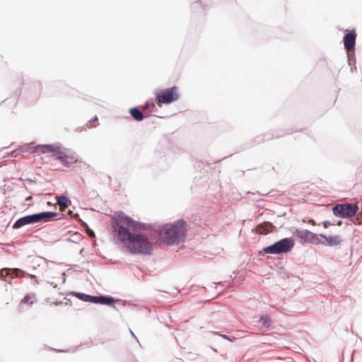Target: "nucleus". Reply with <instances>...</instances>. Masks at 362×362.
<instances>
[{
    "instance_id": "nucleus-13",
    "label": "nucleus",
    "mask_w": 362,
    "mask_h": 362,
    "mask_svg": "<svg viewBox=\"0 0 362 362\" xmlns=\"http://www.w3.org/2000/svg\"><path fill=\"white\" fill-rule=\"evenodd\" d=\"M272 228V224L269 223H264L257 226L256 232L259 234H267L270 231Z\"/></svg>"
},
{
    "instance_id": "nucleus-26",
    "label": "nucleus",
    "mask_w": 362,
    "mask_h": 362,
    "mask_svg": "<svg viewBox=\"0 0 362 362\" xmlns=\"http://www.w3.org/2000/svg\"><path fill=\"white\" fill-rule=\"evenodd\" d=\"M337 225H338V226H341V221H339V222L337 223Z\"/></svg>"
},
{
    "instance_id": "nucleus-25",
    "label": "nucleus",
    "mask_w": 362,
    "mask_h": 362,
    "mask_svg": "<svg viewBox=\"0 0 362 362\" xmlns=\"http://www.w3.org/2000/svg\"><path fill=\"white\" fill-rule=\"evenodd\" d=\"M308 223L312 225V226H315L316 225V223L315 221L313 220V219H310L308 221Z\"/></svg>"
},
{
    "instance_id": "nucleus-11",
    "label": "nucleus",
    "mask_w": 362,
    "mask_h": 362,
    "mask_svg": "<svg viewBox=\"0 0 362 362\" xmlns=\"http://www.w3.org/2000/svg\"><path fill=\"white\" fill-rule=\"evenodd\" d=\"M57 199L61 211H64L71 204V201L65 196L57 197Z\"/></svg>"
},
{
    "instance_id": "nucleus-15",
    "label": "nucleus",
    "mask_w": 362,
    "mask_h": 362,
    "mask_svg": "<svg viewBox=\"0 0 362 362\" xmlns=\"http://www.w3.org/2000/svg\"><path fill=\"white\" fill-rule=\"evenodd\" d=\"M156 107L155 103L153 100L150 99L146 101L145 105L142 107V110L145 112L146 110H152Z\"/></svg>"
},
{
    "instance_id": "nucleus-3",
    "label": "nucleus",
    "mask_w": 362,
    "mask_h": 362,
    "mask_svg": "<svg viewBox=\"0 0 362 362\" xmlns=\"http://www.w3.org/2000/svg\"><path fill=\"white\" fill-rule=\"evenodd\" d=\"M186 231L185 222L180 220L173 224L163 226L159 231V235L165 243L173 244L182 241L185 236Z\"/></svg>"
},
{
    "instance_id": "nucleus-21",
    "label": "nucleus",
    "mask_w": 362,
    "mask_h": 362,
    "mask_svg": "<svg viewBox=\"0 0 362 362\" xmlns=\"http://www.w3.org/2000/svg\"><path fill=\"white\" fill-rule=\"evenodd\" d=\"M98 121V117H95L94 119H91L89 121V124L88 125V127H95V125L93 124L94 122H97Z\"/></svg>"
},
{
    "instance_id": "nucleus-1",
    "label": "nucleus",
    "mask_w": 362,
    "mask_h": 362,
    "mask_svg": "<svg viewBox=\"0 0 362 362\" xmlns=\"http://www.w3.org/2000/svg\"><path fill=\"white\" fill-rule=\"evenodd\" d=\"M112 227L118 240L132 254H148L151 244L141 233V225L124 214H117L112 219Z\"/></svg>"
},
{
    "instance_id": "nucleus-19",
    "label": "nucleus",
    "mask_w": 362,
    "mask_h": 362,
    "mask_svg": "<svg viewBox=\"0 0 362 362\" xmlns=\"http://www.w3.org/2000/svg\"><path fill=\"white\" fill-rule=\"evenodd\" d=\"M261 321L262 322L263 325H264L265 326L268 327L270 325V320L267 317H262Z\"/></svg>"
},
{
    "instance_id": "nucleus-10",
    "label": "nucleus",
    "mask_w": 362,
    "mask_h": 362,
    "mask_svg": "<svg viewBox=\"0 0 362 362\" xmlns=\"http://www.w3.org/2000/svg\"><path fill=\"white\" fill-rule=\"evenodd\" d=\"M320 239L322 238L325 240V242H323V245L325 244L329 246H335L340 245L342 242L341 236L338 235L327 236L324 234H320Z\"/></svg>"
},
{
    "instance_id": "nucleus-18",
    "label": "nucleus",
    "mask_w": 362,
    "mask_h": 362,
    "mask_svg": "<svg viewBox=\"0 0 362 362\" xmlns=\"http://www.w3.org/2000/svg\"><path fill=\"white\" fill-rule=\"evenodd\" d=\"M11 274V270L8 269H3L0 270V279H4L6 276Z\"/></svg>"
},
{
    "instance_id": "nucleus-23",
    "label": "nucleus",
    "mask_w": 362,
    "mask_h": 362,
    "mask_svg": "<svg viewBox=\"0 0 362 362\" xmlns=\"http://www.w3.org/2000/svg\"><path fill=\"white\" fill-rule=\"evenodd\" d=\"M322 225L324 226L325 228H328L329 226H331V223L329 221H325L322 222Z\"/></svg>"
},
{
    "instance_id": "nucleus-14",
    "label": "nucleus",
    "mask_w": 362,
    "mask_h": 362,
    "mask_svg": "<svg viewBox=\"0 0 362 362\" xmlns=\"http://www.w3.org/2000/svg\"><path fill=\"white\" fill-rule=\"evenodd\" d=\"M113 302V299L111 298H107L103 296L97 297L95 300V303L107 304L109 305Z\"/></svg>"
},
{
    "instance_id": "nucleus-27",
    "label": "nucleus",
    "mask_w": 362,
    "mask_h": 362,
    "mask_svg": "<svg viewBox=\"0 0 362 362\" xmlns=\"http://www.w3.org/2000/svg\"><path fill=\"white\" fill-rule=\"evenodd\" d=\"M69 214L71 215V214H72V211H69Z\"/></svg>"
},
{
    "instance_id": "nucleus-2",
    "label": "nucleus",
    "mask_w": 362,
    "mask_h": 362,
    "mask_svg": "<svg viewBox=\"0 0 362 362\" xmlns=\"http://www.w3.org/2000/svg\"><path fill=\"white\" fill-rule=\"evenodd\" d=\"M22 152L36 153L39 154L50 153L56 160L60 161L63 166L69 168L78 160L76 153H71L62 148L59 144H45L36 146H25L21 148Z\"/></svg>"
},
{
    "instance_id": "nucleus-22",
    "label": "nucleus",
    "mask_w": 362,
    "mask_h": 362,
    "mask_svg": "<svg viewBox=\"0 0 362 362\" xmlns=\"http://www.w3.org/2000/svg\"><path fill=\"white\" fill-rule=\"evenodd\" d=\"M281 165L279 163H276V166L272 167V170L276 173L279 172L281 170Z\"/></svg>"
},
{
    "instance_id": "nucleus-9",
    "label": "nucleus",
    "mask_w": 362,
    "mask_h": 362,
    "mask_svg": "<svg viewBox=\"0 0 362 362\" xmlns=\"http://www.w3.org/2000/svg\"><path fill=\"white\" fill-rule=\"evenodd\" d=\"M356 33L354 30L348 31L344 37V45L348 53L354 51Z\"/></svg>"
},
{
    "instance_id": "nucleus-6",
    "label": "nucleus",
    "mask_w": 362,
    "mask_h": 362,
    "mask_svg": "<svg viewBox=\"0 0 362 362\" xmlns=\"http://www.w3.org/2000/svg\"><path fill=\"white\" fill-rule=\"evenodd\" d=\"M294 246V241L291 238H284L274 244L263 248L265 254H281L291 250Z\"/></svg>"
},
{
    "instance_id": "nucleus-24",
    "label": "nucleus",
    "mask_w": 362,
    "mask_h": 362,
    "mask_svg": "<svg viewBox=\"0 0 362 362\" xmlns=\"http://www.w3.org/2000/svg\"><path fill=\"white\" fill-rule=\"evenodd\" d=\"M87 233H88V236H90V237H91V238L95 237V233H94V232H93L92 230H90V229H88V230H87Z\"/></svg>"
},
{
    "instance_id": "nucleus-20",
    "label": "nucleus",
    "mask_w": 362,
    "mask_h": 362,
    "mask_svg": "<svg viewBox=\"0 0 362 362\" xmlns=\"http://www.w3.org/2000/svg\"><path fill=\"white\" fill-rule=\"evenodd\" d=\"M31 297L29 296H25V298L23 299L22 302L25 303H30L32 304L33 303V300H31Z\"/></svg>"
},
{
    "instance_id": "nucleus-8",
    "label": "nucleus",
    "mask_w": 362,
    "mask_h": 362,
    "mask_svg": "<svg viewBox=\"0 0 362 362\" xmlns=\"http://www.w3.org/2000/svg\"><path fill=\"white\" fill-rule=\"evenodd\" d=\"M296 235L303 243L320 245L324 244L320 240V235L314 233L308 230H296Z\"/></svg>"
},
{
    "instance_id": "nucleus-16",
    "label": "nucleus",
    "mask_w": 362,
    "mask_h": 362,
    "mask_svg": "<svg viewBox=\"0 0 362 362\" xmlns=\"http://www.w3.org/2000/svg\"><path fill=\"white\" fill-rule=\"evenodd\" d=\"M11 274H13L16 277L24 276V272L19 269H14L11 270Z\"/></svg>"
},
{
    "instance_id": "nucleus-4",
    "label": "nucleus",
    "mask_w": 362,
    "mask_h": 362,
    "mask_svg": "<svg viewBox=\"0 0 362 362\" xmlns=\"http://www.w3.org/2000/svg\"><path fill=\"white\" fill-rule=\"evenodd\" d=\"M156 100L160 107L163 104H170L179 99L178 88L173 86L156 93Z\"/></svg>"
},
{
    "instance_id": "nucleus-12",
    "label": "nucleus",
    "mask_w": 362,
    "mask_h": 362,
    "mask_svg": "<svg viewBox=\"0 0 362 362\" xmlns=\"http://www.w3.org/2000/svg\"><path fill=\"white\" fill-rule=\"evenodd\" d=\"M129 113L136 121L143 120L144 115V113L137 107H133L129 110Z\"/></svg>"
},
{
    "instance_id": "nucleus-7",
    "label": "nucleus",
    "mask_w": 362,
    "mask_h": 362,
    "mask_svg": "<svg viewBox=\"0 0 362 362\" xmlns=\"http://www.w3.org/2000/svg\"><path fill=\"white\" fill-rule=\"evenodd\" d=\"M358 207L354 204H337L333 209V214L341 218H350L354 216L358 211Z\"/></svg>"
},
{
    "instance_id": "nucleus-5",
    "label": "nucleus",
    "mask_w": 362,
    "mask_h": 362,
    "mask_svg": "<svg viewBox=\"0 0 362 362\" xmlns=\"http://www.w3.org/2000/svg\"><path fill=\"white\" fill-rule=\"evenodd\" d=\"M57 214L54 212H42L40 214H33L24 216L15 222L13 224L14 228H18L26 224L40 222L48 221L54 218Z\"/></svg>"
},
{
    "instance_id": "nucleus-17",
    "label": "nucleus",
    "mask_w": 362,
    "mask_h": 362,
    "mask_svg": "<svg viewBox=\"0 0 362 362\" xmlns=\"http://www.w3.org/2000/svg\"><path fill=\"white\" fill-rule=\"evenodd\" d=\"M81 298L85 301L95 303V300L96 299V296H91L84 295V294H81Z\"/></svg>"
}]
</instances>
